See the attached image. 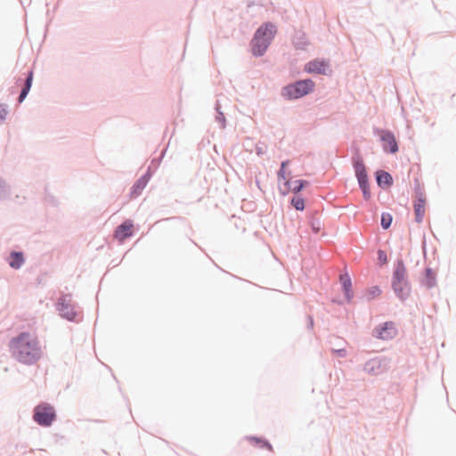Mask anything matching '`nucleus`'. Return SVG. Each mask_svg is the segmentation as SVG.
Segmentation results:
<instances>
[{
	"label": "nucleus",
	"mask_w": 456,
	"mask_h": 456,
	"mask_svg": "<svg viewBox=\"0 0 456 456\" xmlns=\"http://www.w3.org/2000/svg\"><path fill=\"white\" fill-rule=\"evenodd\" d=\"M340 280H341L343 288L345 289L346 295L347 298H349L350 292H351V286H352L351 279L347 274H346V275L341 276Z\"/></svg>",
	"instance_id": "obj_17"
},
{
	"label": "nucleus",
	"mask_w": 456,
	"mask_h": 456,
	"mask_svg": "<svg viewBox=\"0 0 456 456\" xmlns=\"http://www.w3.org/2000/svg\"><path fill=\"white\" fill-rule=\"evenodd\" d=\"M392 223V216L389 214H383L381 216V225L384 229L390 227Z\"/></svg>",
	"instance_id": "obj_22"
},
{
	"label": "nucleus",
	"mask_w": 456,
	"mask_h": 456,
	"mask_svg": "<svg viewBox=\"0 0 456 456\" xmlns=\"http://www.w3.org/2000/svg\"><path fill=\"white\" fill-rule=\"evenodd\" d=\"M32 80H33V72L30 71L27 79H26V83H25V86L23 87V89L21 90V93L20 94V97H19V102H22L23 100L26 98L27 94H28L29 90H30V87H31V85H32Z\"/></svg>",
	"instance_id": "obj_16"
},
{
	"label": "nucleus",
	"mask_w": 456,
	"mask_h": 456,
	"mask_svg": "<svg viewBox=\"0 0 456 456\" xmlns=\"http://www.w3.org/2000/svg\"><path fill=\"white\" fill-rule=\"evenodd\" d=\"M385 151L395 153L398 151L397 143L394 134L388 131H382L380 134Z\"/></svg>",
	"instance_id": "obj_11"
},
{
	"label": "nucleus",
	"mask_w": 456,
	"mask_h": 456,
	"mask_svg": "<svg viewBox=\"0 0 456 456\" xmlns=\"http://www.w3.org/2000/svg\"><path fill=\"white\" fill-rule=\"evenodd\" d=\"M24 263V258L21 253L12 252L9 257V265L14 269L20 268Z\"/></svg>",
	"instance_id": "obj_14"
},
{
	"label": "nucleus",
	"mask_w": 456,
	"mask_h": 456,
	"mask_svg": "<svg viewBox=\"0 0 456 456\" xmlns=\"http://www.w3.org/2000/svg\"><path fill=\"white\" fill-rule=\"evenodd\" d=\"M396 334L397 330L392 322H385L383 326L375 330V337L383 340L392 339Z\"/></svg>",
	"instance_id": "obj_8"
},
{
	"label": "nucleus",
	"mask_w": 456,
	"mask_h": 456,
	"mask_svg": "<svg viewBox=\"0 0 456 456\" xmlns=\"http://www.w3.org/2000/svg\"><path fill=\"white\" fill-rule=\"evenodd\" d=\"M291 204L297 210H304L305 208V200L301 197H293V199L291 200Z\"/></svg>",
	"instance_id": "obj_19"
},
{
	"label": "nucleus",
	"mask_w": 456,
	"mask_h": 456,
	"mask_svg": "<svg viewBox=\"0 0 456 456\" xmlns=\"http://www.w3.org/2000/svg\"><path fill=\"white\" fill-rule=\"evenodd\" d=\"M7 116L6 107L3 104H0V122L4 121Z\"/></svg>",
	"instance_id": "obj_24"
},
{
	"label": "nucleus",
	"mask_w": 456,
	"mask_h": 456,
	"mask_svg": "<svg viewBox=\"0 0 456 456\" xmlns=\"http://www.w3.org/2000/svg\"><path fill=\"white\" fill-rule=\"evenodd\" d=\"M289 164V161H283L281 165V169L278 172V181H281V179H284L285 176L289 175V173L287 174L286 172V167Z\"/></svg>",
	"instance_id": "obj_21"
},
{
	"label": "nucleus",
	"mask_w": 456,
	"mask_h": 456,
	"mask_svg": "<svg viewBox=\"0 0 456 456\" xmlns=\"http://www.w3.org/2000/svg\"><path fill=\"white\" fill-rule=\"evenodd\" d=\"M393 289L396 295L403 299L410 294V287L406 280V268L403 261H399L396 265L393 275Z\"/></svg>",
	"instance_id": "obj_3"
},
{
	"label": "nucleus",
	"mask_w": 456,
	"mask_h": 456,
	"mask_svg": "<svg viewBox=\"0 0 456 456\" xmlns=\"http://www.w3.org/2000/svg\"><path fill=\"white\" fill-rule=\"evenodd\" d=\"M134 224L132 221L126 220L118 225L115 231L114 237L120 242L132 236Z\"/></svg>",
	"instance_id": "obj_9"
},
{
	"label": "nucleus",
	"mask_w": 456,
	"mask_h": 456,
	"mask_svg": "<svg viewBox=\"0 0 456 456\" xmlns=\"http://www.w3.org/2000/svg\"><path fill=\"white\" fill-rule=\"evenodd\" d=\"M9 350L12 356L19 362L31 365L42 356V350L37 337L29 332H21L11 339Z\"/></svg>",
	"instance_id": "obj_1"
},
{
	"label": "nucleus",
	"mask_w": 456,
	"mask_h": 456,
	"mask_svg": "<svg viewBox=\"0 0 456 456\" xmlns=\"http://www.w3.org/2000/svg\"><path fill=\"white\" fill-rule=\"evenodd\" d=\"M248 441L252 444H256V445H258L259 447L261 448H267L269 451H273V446L266 441H263L259 438H256V437H249L248 438Z\"/></svg>",
	"instance_id": "obj_18"
},
{
	"label": "nucleus",
	"mask_w": 456,
	"mask_h": 456,
	"mask_svg": "<svg viewBox=\"0 0 456 456\" xmlns=\"http://www.w3.org/2000/svg\"><path fill=\"white\" fill-rule=\"evenodd\" d=\"M305 70L307 73L326 75L329 70V63L325 61L314 60L305 64Z\"/></svg>",
	"instance_id": "obj_10"
},
{
	"label": "nucleus",
	"mask_w": 456,
	"mask_h": 456,
	"mask_svg": "<svg viewBox=\"0 0 456 456\" xmlns=\"http://www.w3.org/2000/svg\"><path fill=\"white\" fill-rule=\"evenodd\" d=\"M55 419V412L52 406L40 404L35 408L34 419L41 426H50Z\"/></svg>",
	"instance_id": "obj_5"
},
{
	"label": "nucleus",
	"mask_w": 456,
	"mask_h": 456,
	"mask_svg": "<svg viewBox=\"0 0 456 456\" xmlns=\"http://www.w3.org/2000/svg\"><path fill=\"white\" fill-rule=\"evenodd\" d=\"M426 198L422 192L418 193L417 200L414 202L415 220L421 223L425 215Z\"/></svg>",
	"instance_id": "obj_12"
},
{
	"label": "nucleus",
	"mask_w": 456,
	"mask_h": 456,
	"mask_svg": "<svg viewBox=\"0 0 456 456\" xmlns=\"http://www.w3.org/2000/svg\"><path fill=\"white\" fill-rule=\"evenodd\" d=\"M276 33L275 26L272 23H266L260 27L252 40L251 48L252 53L256 56H260L265 53L268 45Z\"/></svg>",
	"instance_id": "obj_2"
},
{
	"label": "nucleus",
	"mask_w": 456,
	"mask_h": 456,
	"mask_svg": "<svg viewBox=\"0 0 456 456\" xmlns=\"http://www.w3.org/2000/svg\"><path fill=\"white\" fill-rule=\"evenodd\" d=\"M427 276L428 277H430V281L428 282V286L431 287L433 286V281L432 280L434 279L433 275H432V272L430 269H427Z\"/></svg>",
	"instance_id": "obj_26"
},
{
	"label": "nucleus",
	"mask_w": 456,
	"mask_h": 456,
	"mask_svg": "<svg viewBox=\"0 0 456 456\" xmlns=\"http://www.w3.org/2000/svg\"><path fill=\"white\" fill-rule=\"evenodd\" d=\"M378 254H379V259L380 261L386 263L387 262V255H386V253L384 251H382V250H379L378 252Z\"/></svg>",
	"instance_id": "obj_25"
},
{
	"label": "nucleus",
	"mask_w": 456,
	"mask_h": 456,
	"mask_svg": "<svg viewBox=\"0 0 456 456\" xmlns=\"http://www.w3.org/2000/svg\"><path fill=\"white\" fill-rule=\"evenodd\" d=\"M377 183L379 185H390L392 183V176L385 171L377 172Z\"/></svg>",
	"instance_id": "obj_15"
},
{
	"label": "nucleus",
	"mask_w": 456,
	"mask_h": 456,
	"mask_svg": "<svg viewBox=\"0 0 456 456\" xmlns=\"http://www.w3.org/2000/svg\"><path fill=\"white\" fill-rule=\"evenodd\" d=\"M303 180L291 181L289 175L285 176L281 181H278L279 190L281 194L286 195L289 192L297 193L306 184Z\"/></svg>",
	"instance_id": "obj_6"
},
{
	"label": "nucleus",
	"mask_w": 456,
	"mask_h": 456,
	"mask_svg": "<svg viewBox=\"0 0 456 456\" xmlns=\"http://www.w3.org/2000/svg\"><path fill=\"white\" fill-rule=\"evenodd\" d=\"M314 82L311 79H305L289 85L283 88L282 94L288 99H297L313 91Z\"/></svg>",
	"instance_id": "obj_4"
},
{
	"label": "nucleus",
	"mask_w": 456,
	"mask_h": 456,
	"mask_svg": "<svg viewBox=\"0 0 456 456\" xmlns=\"http://www.w3.org/2000/svg\"><path fill=\"white\" fill-rule=\"evenodd\" d=\"M381 293V290L379 287H373L369 290V297L374 298L378 296H379Z\"/></svg>",
	"instance_id": "obj_23"
},
{
	"label": "nucleus",
	"mask_w": 456,
	"mask_h": 456,
	"mask_svg": "<svg viewBox=\"0 0 456 456\" xmlns=\"http://www.w3.org/2000/svg\"><path fill=\"white\" fill-rule=\"evenodd\" d=\"M359 183V185L362 191V193H363V197L365 200H370V188H369V185H368V180H364V183H362V182H358Z\"/></svg>",
	"instance_id": "obj_20"
},
{
	"label": "nucleus",
	"mask_w": 456,
	"mask_h": 456,
	"mask_svg": "<svg viewBox=\"0 0 456 456\" xmlns=\"http://www.w3.org/2000/svg\"><path fill=\"white\" fill-rule=\"evenodd\" d=\"M354 170L358 182L364 183V180H368L365 166L362 160L358 159L354 162Z\"/></svg>",
	"instance_id": "obj_13"
},
{
	"label": "nucleus",
	"mask_w": 456,
	"mask_h": 456,
	"mask_svg": "<svg viewBox=\"0 0 456 456\" xmlns=\"http://www.w3.org/2000/svg\"><path fill=\"white\" fill-rule=\"evenodd\" d=\"M58 310L61 315L67 320H75L77 313L74 309V305L69 295H65L60 298L58 303Z\"/></svg>",
	"instance_id": "obj_7"
}]
</instances>
